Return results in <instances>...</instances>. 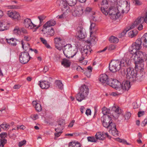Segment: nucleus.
<instances>
[{
	"label": "nucleus",
	"mask_w": 147,
	"mask_h": 147,
	"mask_svg": "<svg viewBox=\"0 0 147 147\" xmlns=\"http://www.w3.org/2000/svg\"><path fill=\"white\" fill-rule=\"evenodd\" d=\"M63 51L65 55L67 57H73L76 55L77 57L80 61L83 60L88 55H90L92 51L90 47L86 45L84 47L80 52L78 51L77 49L72 47L70 44H67L63 48Z\"/></svg>",
	"instance_id": "1"
},
{
	"label": "nucleus",
	"mask_w": 147,
	"mask_h": 147,
	"mask_svg": "<svg viewBox=\"0 0 147 147\" xmlns=\"http://www.w3.org/2000/svg\"><path fill=\"white\" fill-rule=\"evenodd\" d=\"M131 60L134 62L135 65V68L141 70L144 67L143 63L147 59L146 53L142 51H138L132 54Z\"/></svg>",
	"instance_id": "2"
},
{
	"label": "nucleus",
	"mask_w": 147,
	"mask_h": 147,
	"mask_svg": "<svg viewBox=\"0 0 147 147\" xmlns=\"http://www.w3.org/2000/svg\"><path fill=\"white\" fill-rule=\"evenodd\" d=\"M102 112L103 115H110L112 116L115 119H117L119 115L123 114L122 111L118 107L113 106L112 109L110 111V109L104 107L102 109Z\"/></svg>",
	"instance_id": "3"
},
{
	"label": "nucleus",
	"mask_w": 147,
	"mask_h": 147,
	"mask_svg": "<svg viewBox=\"0 0 147 147\" xmlns=\"http://www.w3.org/2000/svg\"><path fill=\"white\" fill-rule=\"evenodd\" d=\"M123 9L120 7H117L116 4L113 6H112L109 9L108 13L111 16V18L112 19L115 20L118 18L120 16V12L122 13H125V11H123Z\"/></svg>",
	"instance_id": "4"
},
{
	"label": "nucleus",
	"mask_w": 147,
	"mask_h": 147,
	"mask_svg": "<svg viewBox=\"0 0 147 147\" xmlns=\"http://www.w3.org/2000/svg\"><path fill=\"white\" fill-rule=\"evenodd\" d=\"M89 89L87 86L82 85L80 88V92L76 96L77 100L81 102L86 98L88 94Z\"/></svg>",
	"instance_id": "5"
},
{
	"label": "nucleus",
	"mask_w": 147,
	"mask_h": 147,
	"mask_svg": "<svg viewBox=\"0 0 147 147\" xmlns=\"http://www.w3.org/2000/svg\"><path fill=\"white\" fill-rule=\"evenodd\" d=\"M67 4L64 0H58L56 2L57 6L60 8L64 13L65 14H67L70 12V7Z\"/></svg>",
	"instance_id": "6"
},
{
	"label": "nucleus",
	"mask_w": 147,
	"mask_h": 147,
	"mask_svg": "<svg viewBox=\"0 0 147 147\" xmlns=\"http://www.w3.org/2000/svg\"><path fill=\"white\" fill-rule=\"evenodd\" d=\"M113 116L110 115H103L101 118V121L103 126L107 128H109L114 124L112 122Z\"/></svg>",
	"instance_id": "7"
},
{
	"label": "nucleus",
	"mask_w": 147,
	"mask_h": 147,
	"mask_svg": "<svg viewBox=\"0 0 147 147\" xmlns=\"http://www.w3.org/2000/svg\"><path fill=\"white\" fill-rule=\"evenodd\" d=\"M128 0H118L116 5L118 7L123 9L125 13H127L130 9L129 2Z\"/></svg>",
	"instance_id": "8"
},
{
	"label": "nucleus",
	"mask_w": 147,
	"mask_h": 147,
	"mask_svg": "<svg viewBox=\"0 0 147 147\" xmlns=\"http://www.w3.org/2000/svg\"><path fill=\"white\" fill-rule=\"evenodd\" d=\"M142 43L141 38H138L136 40L134 44H133L129 48V51L131 54L134 53L141 49V44Z\"/></svg>",
	"instance_id": "9"
},
{
	"label": "nucleus",
	"mask_w": 147,
	"mask_h": 147,
	"mask_svg": "<svg viewBox=\"0 0 147 147\" xmlns=\"http://www.w3.org/2000/svg\"><path fill=\"white\" fill-rule=\"evenodd\" d=\"M19 20H20V22L24 24L26 28L29 29H32L36 26L35 25L32 23L30 19L26 18L24 19L20 17Z\"/></svg>",
	"instance_id": "10"
},
{
	"label": "nucleus",
	"mask_w": 147,
	"mask_h": 147,
	"mask_svg": "<svg viewBox=\"0 0 147 147\" xmlns=\"http://www.w3.org/2000/svg\"><path fill=\"white\" fill-rule=\"evenodd\" d=\"M119 60L112 61L109 64V69L113 72H115L120 70L121 68L119 65Z\"/></svg>",
	"instance_id": "11"
},
{
	"label": "nucleus",
	"mask_w": 147,
	"mask_h": 147,
	"mask_svg": "<svg viewBox=\"0 0 147 147\" xmlns=\"http://www.w3.org/2000/svg\"><path fill=\"white\" fill-rule=\"evenodd\" d=\"M109 81V83H108V85L109 86L119 91L121 90V84L117 80L111 78Z\"/></svg>",
	"instance_id": "12"
},
{
	"label": "nucleus",
	"mask_w": 147,
	"mask_h": 147,
	"mask_svg": "<svg viewBox=\"0 0 147 147\" xmlns=\"http://www.w3.org/2000/svg\"><path fill=\"white\" fill-rule=\"evenodd\" d=\"M30 57L28 53L26 52H22L20 53L19 56V60L22 64L27 63L30 60Z\"/></svg>",
	"instance_id": "13"
},
{
	"label": "nucleus",
	"mask_w": 147,
	"mask_h": 147,
	"mask_svg": "<svg viewBox=\"0 0 147 147\" xmlns=\"http://www.w3.org/2000/svg\"><path fill=\"white\" fill-rule=\"evenodd\" d=\"M136 72L134 70L133 68H128L127 69L126 75V78L127 79L129 80V81L131 82L134 80V77L136 74Z\"/></svg>",
	"instance_id": "14"
},
{
	"label": "nucleus",
	"mask_w": 147,
	"mask_h": 147,
	"mask_svg": "<svg viewBox=\"0 0 147 147\" xmlns=\"http://www.w3.org/2000/svg\"><path fill=\"white\" fill-rule=\"evenodd\" d=\"M77 30L78 31L76 35L79 38L84 39L86 37V35L85 30L82 26H78Z\"/></svg>",
	"instance_id": "15"
},
{
	"label": "nucleus",
	"mask_w": 147,
	"mask_h": 147,
	"mask_svg": "<svg viewBox=\"0 0 147 147\" xmlns=\"http://www.w3.org/2000/svg\"><path fill=\"white\" fill-rule=\"evenodd\" d=\"M41 31L43 34L47 36H51L54 35L55 31L52 28H43Z\"/></svg>",
	"instance_id": "16"
},
{
	"label": "nucleus",
	"mask_w": 147,
	"mask_h": 147,
	"mask_svg": "<svg viewBox=\"0 0 147 147\" xmlns=\"http://www.w3.org/2000/svg\"><path fill=\"white\" fill-rule=\"evenodd\" d=\"M32 37L30 35H24L23 39L21 41V44L22 45V47L24 49L26 50V48L27 45H29L28 43L26 42L30 41Z\"/></svg>",
	"instance_id": "17"
},
{
	"label": "nucleus",
	"mask_w": 147,
	"mask_h": 147,
	"mask_svg": "<svg viewBox=\"0 0 147 147\" xmlns=\"http://www.w3.org/2000/svg\"><path fill=\"white\" fill-rule=\"evenodd\" d=\"M101 10L102 12L106 16L108 14L107 10L106 9L109 7L108 2L107 0H103L101 3Z\"/></svg>",
	"instance_id": "18"
},
{
	"label": "nucleus",
	"mask_w": 147,
	"mask_h": 147,
	"mask_svg": "<svg viewBox=\"0 0 147 147\" xmlns=\"http://www.w3.org/2000/svg\"><path fill=\"white\" fill-rule=\"evenodd\" d=\"M119 63L121 69L122 67L129 65L130 63V61L129 58L125 57L122 59L120 61L119 60Z\"/></svg>",
	"instance_id": "19"
},
{
	"label": "nucleus",
	"mask_w": 147,
	"mask_h": 147,
	"mask_svg": "<svg viewBox=\"0 0 147 147\" xmlns=\"http://www.w3.org/2000/svg\"><path fill=\"white\" fill-rule=\"evenodd\" d=\"M131 87L129 81H125L123 82L121 84V90L120 91H128Z\"/></svg>",
	"instance_id": "20"
},
{
	"label": "nucleus",
	"mask_w": 147,
	"mask_h": 147,
	"mask_svg": "<svg viewBox=\"0 0 147 147\" xmlns=\"http://www.w3.org/2000/svg\"><path fill=\"white\" fill-rule=\"evenodd\" d=\"M95 137L97 140H103L106 137H108V135L107 133L99 132L96 133Z\"/></svg>",
	"instance_id": "21"
},
{
	"label": "nucleus",
	"mask_w": 147,
	"mask_h": 147,
	"mask_svg": "<svg viewBox=\"0 0 147 147\" xmlns=\"http://www.w3.org/2000/svg\"><path fill=\"white\" fill-rule=\"evenodd\" d=\"M108 79L107 76L105 74H102L100 75L99 78V81L102 83H105L108 85L110 82L109 80Z\"/></svg>",
	"instance_id": "22"
},
{
	"label": "nucleus",
	"mask_w": 147,
	"mask_h": 147,
	"mask_svg": "<svg viewBox=\"0 0 147 147\" xmlns=\"http://www.w3.org/2000/svg\"><path fill=\"white\" fill-rule=\"evenodd\" d=\"M84 9L82 7H79L73 12V15L74 16H79L82 15L84 12Z\"/></svg>",
	"instance_id": "23"
},
{
	"label": "nucleus",
	"mask_w": 147,
	"mask_h": 147,
	"mask_svg": "<svg viewBox=\"0 0 147 147\" xmlns=\"http://www.w3.org/2000/svg\"><path fill=\"white\" fill-rule=\"evenodd\" d=\"M61 40L59 38H56L54 39V42L55 47L58 50L60 51L61 50L62 45Z\"/></svg>",
	"instance_id": "24"
},
{
	"label": "nucleus",
	"mask_w": 147,
	"mask_h": 147,
	"mask_svg": "<svg viewBox=\"0 0 147 147\" xmlns=\"http://www.w3.org/2000/svg\"><path fill=\"white\" fill-rule=\"evenodd\" d=\"M39 85L42 89H47L50 86V83L47 81H40Z\"/></svg>",
	"instance_id": "25"
},
{
	"label": "nucleus",
	"mask_w": 147,
	"mask_h": 147,
	"mask_svg": "<svg viewBox=\"0 0 147 147\" xmlns=\"http://www.w3.org/2000/svg\"><path fill=\"white\" fill-rule=\"evenodd\" d=\"M109 128V131L110 133L115 136H118V131L116 129L115 124L113 125Z\"/></svg>",
	"instance_id": "26"
},
{
	"label": "nucleus",
	"mask_w": 147,
	"mask_h": 147,
	"mask_svg": "<svg viewBox=\"0 0 147 147\" xmlns=\"http://www.w3.org/2000/svg\"><path fill=\"white\" fill-rule=\"evenodd\" d=\"M144 78V76L142 74H138L136 73L135 77H134V78H133L134 80L133 81H131V82H135L136 81L140 82L141 81L143 80Z\"/></svg>",
	"instance_id": "27"
},
{
	"label": "nucleus",
	"mask_w": 147,
	"mask_h": 147,
	"mask_svg": "<svg viewBox=\"0 0 147 147\" xmlns=\"http://www.w3.org/2000/svg\"><path fill=\"white\" fill-rule=\"evenodd\" d=\"M56 24V21L53 20H51L46 22L43 26L44 28H52L51 27L54 26Z\"/></svg>",
	"instance_id": "28"
},
{
	"label": "nucleus",
	"mask_w": 147,
	"mask_h": 147,
	"mask_svg": "<svg viewBox=\"0 0 147 147\" xmlns=\"http://www.w3.org/2000/svg\"><path fill=\"white\" fill-rule=\"evenodd\" d=\"M9 27V25L5 22H0V31H2L7 30Z\"/></svg>",
	"instance_id": "29"
},
{
	"label": "nucleus",
	"mask_w": 147,
	"mask_h": 147,
	"mask_svg": "<svg viewBox=\"0 0 147 147\" xmlns=\"http://www.w3.org/2000/svg\"><path fill=\"white\" fill-rule=\"evenodd\" d=\"M90 30V33H91V35H92L93 34H96L98 29L95 23H91Z\"/></svg>",
	"instance_id": "30"
},
{
	"label": "nucleus",
	"mask_w": 147,
	"mask_h": 147,
	"mask_svg": "<svg viewBox=\"0 0 147 147\" xmlns=\"http://www.w3.org/2000/svg\"><path fill=\"white\" fill-rule=\"evenodd\" d=\"M7 14L9 17L15 19H18V14L16 11L12 12L11 11H8Z\"/></svg>",
	"instance_id": "31"
},
{
	"label": "nucleus",
	"mask_w": 147,
	"mask_h": 147,
	"mask_svg": "<svg viewBox=\"0 0 147 147\" xmlns=\"http://www.w3.org/2000/svg\"><path fill=\"white\" fill-rule=\"evenodd\" d=\"M90 34V40L89 41H88V43L90 44H91L94 45L97 40L96 37L95 36V34H93L92 35H91V33Z\"/></svg>",
	"instance_id": "32"
},
{
	"label": "nucleus",
	"mask_w": 147,
	"mask_h": 147,
	"mask_svg": "<svg viewBox=\"0 0 147 147\" xmlns=\"http://www.w3.org/2000/svg\"><path fill=\"white\" fill-rule=\"evenodd\" d=\"M144 22L143 17L138 18L134 22V25L135 26H137L138 25L142 24Z\"/></svg>",
	"instance_id": "33"
},
{
	"label": "nucleus",
	"mask_w": 147,
	"mask_h": 147,
	"mask_svg": "<svg viewBox=\"0 0 147 147\" xmlns=\"http://www.w3.org/2000/svg\"><path fill=\"white\" fill-rule=\"evenodd\" d=\"M141 39L143 46L147 47V33L144 34L142 37Z\"/></svg>",
	"instance_id": "34"
},
{
	"label": "nucleus",
	"mask_w": 147,
	"mask_h": 147,
	"mask_svg": "<svg viewBox=\"0 0 147 147\" xmlns=\"http://www.w3.org/2000/svg\"><path fill=\"white\" fill-rule=\"evenodd\" d=\"M28 34L27 30L24 27H21L19 28V35H24Z\"/></svg>",
	"instance_id": "35"
},
{
	"label": "nucleus",
	"mask_w": 147,
	"mask_h": 147,
	"mask_svg": "<svg viewBox=\"0 0 147 147\" xmlns=\"http://www.w3.org/2000/svg\"><path fill=\"white\" fill-rule=\"evenodd\" d=\"M6 40L7 43L9 45L13 46H16V41H17V40L16 39L15 40L14 38H12L9 39L7 38Z\"/></svg>",
	"instance_id": "36"
},
{
	"label": "nucleus",
	"mask_w": 147,
	"mask_h": 147,
	"mask_svg": "<svg viewBox=\"0 0 147 147\" xmlns=\"http://www.w3.org/2000/svg\"><path fill=\"white\" fill-rule=\"evenodd\" d=\"M61 129V127H59L57 129H55V131L56 132L55 133V139H57V138L60 136L62 132L61 130L60 131L59 130V129Z\"/></svg>",
	"instance_id": "37"
},
{
	"label": "nucleus",
	"mask_w": 147,
	"mask_h": 147,
	"mask_svg": "<svg viewBox=\"0 0 147 147\" xmlns=\"http://www.w3.org/2000/svg\"><path fill=\"white\" fill-rule=\"evenodd\" d=\"M69 147H81V145L77 142H72L69 143Z\"/></svg>",
	"instance_id": "38"
},
{
	"label": "nucleus",
	"mask_w": 147,
	"mask_h": 147,
	"mask_svg": "<svg viewBox=\"0 0 147 147\" xmlns=\"http://www.w3.org/2000/svg\"><path fill=\"white\" fill-rule=\"evenodd\" d=\"M61 64L65 67H68L70 65V62L67 59H63L61 62Z\"/></svg>",
	"instance_id": "39"
},
{
	"label": "nucleus",
	"mask_w": 147,
	"mask_h": 147,
	"mask_svg": "<svg viewBox=\"0 0 147 147\" xmlns=\"http://www.w3.org/2000/svg\"><path fill=\"white\" fill-rule=\"evenodd\" d=\"M66 3L69 6H72L75 5L77 2V0H65Z\"/></svg>",
	"instance_id": "40"
},
{
	"label": "nucleus",
	"mask_w": 147,
	"mask_h": 147,
	"mask_svg": "<svg viewBox=\"0 0 147 147\" xmlns=\"http://www.w3.org/2000/svg\"><path fill=\"white\" fill-rule=\"evenodd\" d=\"M0 126L2 129L5 130H8L10 127L9 124L5 122L1 124Z\"/></svg>",
	"instance_id": "41"
},
{
	"label": "nucleus",
	"mask_w": 147,
	"mask_h": 147,
	"mask_svg": "<svg viewBox=\"0 0 147 147\" xmlns=\"http://www.w3.org/2000/svg\"><path fill=\"white\" fill-rule=\"evenodd\" d=\"M137 33V31L136 30H134L129 32L128 33V35L129 37L132 38L136 35Z\"/></svg>",
	"instance_id": "42"
},
{
	"label": "nucleus",
	"mask_w": 147,
	"mask_h": 147,
	"mask_svg": "<svg viewBox=\"0 0 147 147\" xmlns=\"http://www.w3.org/2000/svg\"><path fill=\"white\" fill-rule=\"evenodd\" d=\"M109 40L111 42L117 43L118 42L119 39L117 37L112 36L109 38Z\"/></svg>",
	"instance_id": "43"
},
{
	"label": "nucleus",
	"mask_w": 147,
	"mask_h": 147,
	"mask_svg": "<svg viewBox=\"0 0 147 147\" xmlns=\"http://www.w3.org/2000/svg\"><path fill=\"white\" fill-rule=\"evenodd\" d=\"M55 83L57 87L60 89H63V85L61 81L59 80H56L55 81Z\"/></svg>",
	"instance_id": "44"
},
{
	"label": "nucleus",
	"mask_w": 147,
	"mask_h": 147,
	"mask_svg": "<svg viewBox=\"0 0 147 147\" xmlns=\"http://www.w3.org/2000/svg\"><path fill=\"white\" fill-rule=\"evenodd\" d=\"M40 40L42 42L44 45L45 46L48 48H50V46L47 43L46 40L43 38L41 37L40 38Z\"/></svg>",
	"instance_id": "45"
},
{
	"label": "nucleus",
	"mask_w": 147,
	"mask_h": 147,
	"mask_svg": "<svg viewBox=\"0 0 147 147\" xmlns=\"http://www.w3.org/2000/svg\"><path fill=\"white\" fill-rule=\"evenodd\" d=\"M87 139L89 142H96L97 139L93 136H89L87 137Z\"/></svg>",
	"instance_id": "46"
},
{
	"label": "nucleus",
	"mask_w": 147,
	"mask_h": 147,
	"mask_svg": "<svg viewBox=\"0 0 147 147\" xmlns=\"http://www.w3.org/2000/svg\"><path fill=\"white\" fill-rule=\"evenodd\" d=\"M108 50L109 51L114 50L116 48L115 45L113 44H111L108 46Z\"/></svg>",
	"instance_id": "47"
},
{
	"label": "nucleus",
	"mask_w": 147,
	"mask_h": 147,
	"mask_svg": "<svg viewBox=\"0 0 147 147\" xmlns=\"http://www.w3.org/2000/svg\"><path fill=\"white\" fill-rule=\"evenodd\" d=\"M36 110L38 111H40L42 109L41 106L40 104H38L35 106Z\"/></svg>",
	"instance_id": "48"
},
{
	"label": "nucleus",
	"mask_w": 147,
	"mask_h": 147,
	"mask_svg": "<svg viewBox=\"0 0 147 147\" xmlns=\"http://www.w3.org/2000/svg\"><path fill=\"white\" fill-rule=\"evenodd\" d=\"M26 141L24 140L19 142V147L24 146L26 144Z\"/></svg>",
	"instance_id": "49"
},
{
	"label": "nucleus",
	"mask_w": 147,
	"mask_h": 147,
	"mask_svg": "<svg viewBox=\"0 0 147 147\" xmlns=\"http://www.w3.org/2000/svg\"><path fill=\"white\" fill-rule=\"evenodd\" d=\"M133 2L136 5L139 6L142 4V2L139 0H133Z\"/></svg>",
	"instance_id": "50"
},
{
	"label": "nucleus",
	"mask_w": 147,
	"mask_h": 147,
	"mask_svg": "<svg viewBox=\"0 0 147 147\" xmlns=\"http://www.w3.org/2000/svg\"><path fill=\"white\" fill-rule=\"evenodd\" d=\"M120 92H111L110 94L111 95L113 96H117L119 94H120L122 93V91H120Z\"/></svg>",
	"instance_id": "51"
},
{
	"label": "nucleus",
	"mask_w": 147,
	"mask_h": 147,
	"mask_svg": "<svg viewBox=\"0 0 147 147\" xmlns=\"http://www.w3.org/2000/svg\"><path fill=\"white\" fill-rule=\"evenodd\" d=\"M131 113L130 112H127L125 115L124 117L125 119H129L130 117Z\"/></svg>",
	"instance_id": "52"
},
{
	"label": "nucleus",
	"mask_w": 147,
	"mask_h": 147,
	"mask_svg": "<svg viewBox=\"0 0 147 147\" xmlns=\"http://www.w3.org/2000/svg\"><path fill=\"white\" fill-rule=\"evenodd\" d=\"M38 18L40 20V23L41 24L43 20L45 19V17L43 16H38Z\"/></svg>",
	"instance_id": "53"
},
{
	"label": "nucleus",
	"mask_w": 147,
	"mask_h": 147,
	"mask_svg": "<svg viewBox=\"0 0 147 147\" xmlns=\"http://www.w3.org/2000/svg\"><path fill=\"white\" fill-rule=\"evenodd\" d=\"M31 117L34 120L37 119L38 118V115L36 114L31 115Z\"/></svg>",
	"instance_id": "54"
},
{
	"label": "nucleus",
	"mask_w": 147,
	"mask_h": 147,
	"mask_svg": "<svg viewBox=\"0 0 147 147\" xmlns=\"http://www.w3.org/2000/svg\"><path fill=\"white\" fill-rule=\"evenodd\" d=\"M7 134L5 133H3L0 134V137L1 139H3L6 137Z\"/></svg>",
	"instance_id": "55"
},
{
	"label": "nucleus",
	"mask_w": 147,
	"mask_h": 147,
	"mask_svg": "<svg viewBox=\"0 0 147 147\" xmlns=\"http://www.w3.org/2000/svg\"><path fill=\"white\" fill-rule=\"evenodd\" d=\"M8 8L10 9H17L18 8V6L15 5H10L8 6Z\"/></svg>",
	"instance_id": "56"
},
{
	"label": "nucleus",
	"mask_w": 147,
	"mask_h": 147,
	"mask_svg": "<svg viewBox=\"0 0 147 147\" xmlns=\"http://www.w3.org/2000/svg\"><path fill=\"white\" fill-rule=\"evenodd\" d=\"M92 10L91 8L90 7H87L84 10V11L86 13H88L90 12Z\"/></svg>",
	"instance_id": "57"
},
{
	"label": "nucleus",
	"mask_w": 147,
	"mask_h": 147,
	"mask_svg": "<svg viewBox=\"0 0 147 147\" xmlns=\"http://www.w3.org/2000/svg\"><path fill=\"white\" fill-rule=\"evenodd\" d=\"M63 13L61 14V15L57 16V18L58 19H61L62 18H63L65 16V15L67 14L64 13L63 12Z\"/></svg>",
	"instance_id": "58"
},
{
	"label": "nucleus",
	"mask_w": 147,
	"mask_h": 147,
	"mask_svg": "<svg viewBox=\"0 0 147 147\" xmlns=\"http://www.w3.org/2000/svg\"><path fill=\"white\" fill-rule=\"evenodd\" d=\"M1 142L2 143L1 145H2V147H3L5 144L6 143L7 140L4 139H1Z\"/></svg>",
	"instance_id": "59"
},
{
	"label": "nucleus",
	"mask_w": 147,
	"mask_h": 147,
	"mask_svg": "<svg viewBox=\"0 0 147 147\" xmlns=\"http://www.w3.org/2000/svg\"><path fill=\"white\" fill-rule=\"evenodd\" d=\"M147 123V118H146L141 123V125L142 126H144Z\"/></svg>",
	"instance_id": "60"
},
{
	"label": "nucleus",
	"mask_w": 147,
	"mask_h": 147,
	"mask_svg": "<svg viewBox=\"0 0 147 147\" xmlns=\"http://www.w3.org/2000/svg\"><path fill=\"white\" fill-rule=\"evenodd\" d=\"M65 123V121L63 119H61L58 122V125H63Z\"/></svg>",
	"instance_id": "61"
},
{
	"label": "nucleus",
	"mask_w": 147,
	"mask_h": 147,
	"mask_svg": "<svg viewBox=\"0 0 147 147\" xmlns=\"http://www.w3.org/2000/svg\"><path fill=\"white\" fill-rule=\"evenodd\" d=\"M85 113L87 116L91 115V110L89 109H87Z\"/></svg>",
	"instance_id": "62"
},
{
	"label": "nucleus",
	"mask_w": 147,
	"mask_h": 147,
	"mask_svg": "<svg viewBox=\"0 0 147 147\" xmlns=\"http://www.w3.org/2000/svg\"><path fill=\"white\" fill-rule=\"evenodd\" d=\"M136 27L139 30H142L143 28V26L142 25V24L138 25L137 26H136Z\"/></svg>",
	"instance_id": "63"
},
{
	"label": "nucleus",
	"mask_w": 147,
	"mask_h": 147,
	"mask_svg": "<svg viewBox=\"0 0 147 147\" xmlns=\"http://www.w3.org/2000/svg\"><path fill=\"white\" fill-rule=\"evenodd\" d=\"M144 19V22L146 23H147V12L146 13L144 17H143Z\"/></svg>",
	"instance_id": "64"
}]
</instances>
